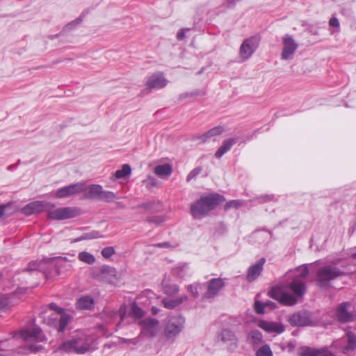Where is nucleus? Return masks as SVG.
<instances>
[{
  "label": "nucleus",
  "mask_w": 356,
  "mask_h": 356,
  "mask_svg": "<svg viewBox=\"0 0 356 356\" xmlns=\"http://www.w3.org/2000/svg\"><path fill=\"white\" fill-rule=\"evenodd\" d=\"M165 218L162 216H155L147 218L146 221L149 223L159 226L165 221Z\"/></svg>",
  "instance_id": "obj_37"
},
{
  "label": "nucleus",
  "mask_w": 356,
  "mask_h": 356,
  "mask_svg": "<svg viewBox=\"0 0 356 356\" xmlns=\"http://www.w3.org/2000/svg\"><path fill=\"white\" fill-rule=\"evenodd\" d=\"M85 16H86V13H82L81 15H80V17H79L74 21H72L70 23H69L68 24H67L65 26L64 29L65 31H69V30L73 29L74 26H76V25H78L79 24H80L82 22V20Z\"/></svg>",
  "instance_id": "obj_39"
},
{
  "label": "nucleus",
  "mask_w": 356,
  "mask_h": 356,
  "mask_svg": "<svg viewBox=\"0 0 356 356\" xmlns=\"http://www.w3.org/2000/svg\"><path fill=\"white\" fill-rule=\"evenodd\" d=\"M54 208L55 207H48L47 211L48 218L52 220H63L76 217L80 214V209L77 207Z\"/></svg>",
  "instance_id": "obj_6"
},
{
  "label": "nucleus",
  "mask_w": 356,
  "mask_h": 356,
  "mask_svg": "<svg viewBox=\"0 0 356 356\" xmlns=\"http://www.w3.org/2000/svg\"><path fill=\"white\" fill-rule=\"evenodd\" d=\"M179 288L175 284H166L163 285L164 293L169 296H174L179 292Z\"/></svg>",
  "instance_id": "obj_36"
},
{
  "label": "nucleus",
  "mask_w": 356,
  "mask_h": 356,
  "mask_svg": "<svg viewBox=\"0 0 356 356\" xmlns=\"http://www.w3.org/2000/svg\"><path fill=\"white\" fill-rule=\"evenodd\" d=\"M241 202L239 200H231L228 202L225 205V209L231 207L238 208L241 206Z\"/></svg>",
  "instance_id": "obj_48"
},
{
  "label": "nucleus",
  "mask_w": 356,
  "mask_h": 356,
  "mask_svg": "<svg viewBox=\"0 0 356 356\" xmlns=\"http://www.w3.org/2000/svg\"><path fill=\"white\" fill-rule=\"evenodd\" d=\"M247 340L252 346H257L263 341V335L257 330H251L248 334Z\"/></svg>",
  "instance_id": "obj_28"
},
{
  "label": "nucleus",
  "mask_w": 356,
  "mask_h": 356,
  "mask_svg": "<svg viewBox=\"0 0 356 356\" xmlns=\"http://www.w3.org/2000/svg\"><path fill=\"white\" fill-rule=\"evenodd\" d=\"M154 246L159 248H174L175 246L171 245V244L168 242H163L155 244Z\"/></svg>",
  "instance_id": "obj_51"
},
{
  "label": "nucleus",
  "mask_w": 356,
  "mask_h": 356,
  "mask_svg": "<svg viewBox=\"0 0 356 356\" xmlns=\"http://www.w3.org/2000/svg\"><path fill=\"white\" fill-rule=\"evenodd\" d=\"M5 304L4 302L0 299V309L3 308L4 307Z\"/></svg>",
  "instance_id": "obj_58"
},
{
  "label": "nucleus",
  "mask_w": 356,
  "mask_h": 356,
  "mask_svg": "<svg viewBox=\"0 0 356 356\" xmlns=\"http://www.w3.org/2000/svg\"><path fill=\"white\" fill-rule=\"evenodd\" d=\"M76 305L78 308L81 309H92L94 308L95 302L90 296H85L77 300Z\"/></svg>",
  "instance_id": "obj_27"
},
{
  "label": "nucleus",
  "mask_w": 356,
  "mask_h": 356,
  "mask_svg": "<svg viewBox=\"0 0 356 356\" xmlns=\"http://www.w3.org/2000/svg\"><path fill=\"white\" fill-rule=\"evenodd\" d=\"M28 349L30 352L37 353L42 350L44 349V346L42 345L34 343L29 346Z\"/></svg>",
  "instance_id": "obj_47"
},
{
  "label": "nucleus",
  "mask_w": 356,
  "mask_h": 356,
  "mask_svg": "<svg viewBox=\"0 0 356 356\" xmlns=\"http://www.w3.org/2000/svg\"><path fill=\"white\" fill-rule=\"evenodd\" d=\"M0 356H8V355H5V354H1V353H0Z\"/></svg>",
  "instance_id": "obj_62"
},
{
  "label": "nucleus",
  "mask_w": 356,
  "mask_h": 356,
  "mask_svg": "<svg viewBox=\"0 0 356 356\" xmlns=\"http://www.w3.org/2000/svg\"><path fill=\"white\" fill-rule=\"evenodd\" d=\"M323 350L312 348L308 346L302 347L298 355L300 356H320Z\"/></svg>",
  "instance_id": "obj_29"
},
{
  "label": "nucleus",
  "mask_w": 356,
  "mask_h": 356,
  "mask_svg": "<svg viewBox=\"0 0 356 356\" xmlns=\"http://www.w3.org/2000/svg\"><path fill=\"white\" fill-rule=\"evenodd\" d=\"M353 256H354L355 257H356V253H355V254H353Z\"/></svg>",
  "instance_id": "obj_63"
},
{
  "label": "nucleus",
  "mask_w": 356,
  "mask_h": 356,
  "mask_svg": "<svg viewBox=\"0 0 356 356\" xmlns=\"http://www.w3.org/2000/svg\"><path fill=\"white\" fill-rule=\"evenodd\" d=\"M201 287V284L196 283L194 284H190L187 286L188 291L192 294L194 298H197L199 296V289Z\"/></svg>",
  "instance_id": "obj_40"
},
{
  "label": "nucleus",
  "mask_w": 356,
  "mask_h": 356,
  "mask_svg": "<svg viewBox=\"0 0 356 356\" xmlns=\"http://www.w3.org/2000/svg\"><path fill=\"white\" fill-rule=\"evenodd\" d=\"M225 286L224 281L220 278H213L207 283V291L204 295L205 298H213Z\"/></svg>",
  "instance_id": "obj_18"
},
{
  "label": "nucleus",
  "mask_w": 356,
  "mask_h": 356,
  "mask_svg": "<svg viewBox=\"0 0 356 356\" xmlns=\"http://www.w3.org/2000/svg\"><path fill=\"white\" fill-rule=\"evenodd\" d=\"M288 321L292 326H307L312 323L311 314L306 310L300 311L291 314Z\"/></svg>",
  "instance_id": "obj_13"
},
{
  "label": "nucleus",
  "mask_w": 356,
  "mask_h": 356,
  "mask_svg": "<svg viewBox=\"0 0 356 356\" xmlns=\"http://www.w3.org/2000/svg\"><path fill=\"white\" fill-rule=\"evenodd\" d=\"M131 314L134 317L140 318L143 316V311L136 303H134L131 306Z\"/></svg>",
  "instance_id": "obj_41"
},
{
  "label": "nucleus",
  "mask_w": 356,
  "mask_h": 356,
  "mask_svg": "<svg viewBox=\"0 0 356 356\" xmlns=\"http://www.w3.org/2000/svg\"><path fill=\"white\" fill-rule=\"evenodd\" d=\"M283 47L281 54V59L284 60H292L294 57V54L296 51L298 44L289 35H286L283 39Z\"/></svg>",
  "instance_id": "obj_11"
},
{
  "label": "nucleus",
  "mask_w": 356,
  "mask_h": 356,
  "mask_svg": "<svg viewBox=\"0 0 356 356\" xmlns=\"http://www.w3.org/2000/svg\"><path fill=\"white\" fill-rule=\"evenodd\" d=\"M258 325L260 328L268 333L275 332L276 334H281L284 331V325L276 322L260 321L258 323Z\"/></svg>",
  "instance_id": "obj_21"
},
{
  "label": "nucleus",
  "mask_w": 356,
  "mask_h": 356,
  "mask_svg": "<svg viewBox=\"0 0 356 356\" xmlns=\"http://www.w3.org/2000/svg\"><path fill=\"white\" fill-rule=\"evenodd\" d=\"M201 170L202 169L200 168H196L191 170L187 176V181H189L193 178L196 177L200 173Z\"/></svg>",
  "instance_id": "obj_44"
},
{
  "label": "nucleus",
  "mask_w": 356,
  "mask_h": 356,
  "mask_svg": "<svg viewBox=\"0 0 356 356\" xmlns=\"http://www.w3.org/2000/svg\"><path fill=\"white\" fill-rule=\"evenodd\" d=\"M187 299V296H184L177 298H165L162 300V304L165 308L168 309H173L179 306Z\"/></svg>",
  "instance_id": "obj_25"
},
{
  "label": "nucleus",
  "mask_w": 356,
  "mask_h": 356,
  "mask_svg": "<svg viewBox=\"0 0 356 356\" xmlns=\"http://www.w3.org/2000/svg\"><path fill=\"white\" fill-rule=\"evenodd\" d=\"M84 190L85 184L83 183L79 182L72 184L69 186L59 188L56 191V196L58 198H64L69 197L70 195L82 193L83 192Z\"/></svg>",
  "instance_id": "obj_15"
},
{
  "label": "nucleus",
  "mask_w": 356,
  "mask_h": 356,
  "mask_svg": "<svg viewBox=\"0 0 356 356\" xmlns=\"http://www.w3.org/2000/svg\"><path fill=\"white\" fill-rule=\"evenodd\" d=\"M260 38L254 35L245 39L241 44L239 49V58L241 61L249 59L259 47Z\"/></svg>",
  "instance_id": "obj_8"
},
{
  "label": "nucleus",
  "mask_w": 356,
  "mask_h": 356,
  "mask_svg": "<svg viewBox=\"0 0 356 356\" xmlns=\"http://www.w3.org/2000/svg\"><path fill=\"white\" fill-rule=\"evenodd\" d=\"M152 312L154 314H156L158 312V309L154 307H152Z\"/></svg>",
  "instance_id": "obj_59"
},
{
  "label": "nucleus",
  "mask_w": 356,
  "mask_h": 356,
  "mask_svg": "<svg viewBox=\"0 0 356 356\" xmlns=\"http://www.w3.org/2000/svg\"><path fill=\"white\" fill-rule=\"evenodd\" d=\"M118 196L112 191H106L102 189L100 200L111 202L118 199Z\"/></svg>",
  "instance_id": "obj_34"
},
{
  "label": "nucleus",
  "mask_w": 356,
  "mask_h": 356,
  "mask_svg": "<svg viewBox=\"0 0 356 356\" xmlns=\"http://www.w3.org/2000/svg\"><path fill=\"white\" fill-rule=\"evenodd\" d=\"M185 318L181 315H176L169 318L165 327V334L168 338L177 336L184 329Z\"/></svg>",
  "instance_id": "obj_7"
},
{
  "label": "nucleus",
  "mask_w": 356,
  "mask_h": 356,
  "mask_svg": "<svg viewBox=\"0 0 356 356\" xmlns=\"http://www.w3.org/2000/svg\"><path fill=\"white\" fill-rule=\"evenodd\" d=\"M156 204L155 202H147L140 204L138 207L143 208L147 211H151L154 208Z\"/></svg>",
  "instance_id": "obj_45"
},
{
  "label": "nucleus",
  "mask_w": 356,
  "mask_h": 356,
  "mask_svg": "<svg viewBox=\"0 0 356 356\" xmlns=\"http://www.w3.org/2000/svg\"><path fill=\"white\" fill-rule=\"evenodd\" d=\"M349 306L350 304L348 302H344L337 307L336 314L339 321L341 323H349L355 320V315L354 313L348 311Z\"/></svg>",
  "instance_id": "obj_17"
},
{
  "label": "nucleus",
  "mask_w": 356,
  "mask_h": 356,
  "mask_svg": "<svg viewBox=\"0 0 356 356\" xmlns=\"http://www.w3.org/2000/svg\"><path fill=\"white\" fill-rule=\"evenodd\" d=\"M11 168H12V165H9V166L8 167V170H10V169H11Z\"/></svg>",
  "instance_id": "obj_61"
},
{
  "label": "nucleus",
  "mask_w": 356,
  "mask_h": 356,
  "mask_svg": "<svg viewBox=\"0 0 356 356\" xmlns=\"http://www.w3.org/2000/svg\"><path fill=\"white\" fill-rule=\"evenodd\" d=\"M343 275V272L334 266L327 265L320 268L316 273V280L321 287L329 285L330 281Z\"/></svg>",
  "instance_id": "obj_4"
},
{
  "label": "nucleus",
  "mask_w": 356,
  "mask_h": 356,
  "mask_svg": "<svg viewBox=\"0 0 356 356\" xmlns=\"http://www.w3.org/2000/svg\"><path fill=\"white\" fill-rule=\"evenodd\" d=\"M168 83V80L165 79L161 72H157L150 76L146 83V86L151 89L162 88Z\"/></svg>",
  "instance_id": "obj_20"
},
{
  "label": "nucleus",
  "mask_w": 356,
  "mask_h": 356,
  "mask_svg": "<svg viewBox=\"0 0 356 356\" xmlns=\"http://www.w3.org/2000/svg\"><path fill=\"white\" fill-rule=\"evenodd\" d=\"M89 349L90 345L87 341L78 337L63 341L54 350V353L85 354Z\"/></svg>",
  "instance_id": "obj_2"
},
{
  "label": "nucleus",
  "mask_w": 356,
  "mask_h": 356,
  "mask_svg": "<svg viewBox=\"0 0 356 356\" xmlns=\"http://www.w3.org/2000/svg\"><path fill=\"white\" fill-rule=\"evenodd\" d=\"M159 321L156 318H148L142 321V334L147 337H154L156 336L159 328Z\"/></svg>",
  "instance_id": "obj_16"
},
{
  "label": "nucleus",
  "mask_w": 356,
  "mask_h": 356,
  "mask_svg": "<svg viewBox=\"0 0 356 356\" xmlns=\"http://www.w3.org/2000/svg\"><path fill=\"white\" fill-rule=\"evenodd\" d=\"M238 1V0H227L226 3L227 4L228 7H230V6H234L236 3V2Z\"/></svg>",
  "instance_id": "obj_56"
},
{
  "label": "nucleus",
  "mask_w": 356,
  "mask_h": 356,
  "mask_svg": "<svg viewBox=\"0 0 356 356\" xmlns=\"http://www.w3.org/2000/svg\"><path fill=\"white\" fill-rule=\"evenodd\" d=\"M262 198H264L265 201H270L273 199V196L272 195H266V196L262 197Z\"/></svg>",
  "instance_id": "obj_57"
},
{
  "label": "nucleus",
  "mask_w": 356,
  "mask_h": 356,
  "mask_svg": "<svg viewBox=\"0 0 356 356\" xmlns=\"http://www.w3.org/2000/svg\"><path fill=\"white\" fill-rule=\"evenodd\" d=\"M6 208V205H3V204L0 205V218L4 215Z\"/></svg>",
  "instance_id": "obj_55"
},
{
  "label": "nucleus",
  "mask_w": 356,
  "mask_h": 356,
  "mask_svg": "<svg viewBox=\"0 0 356 356\" xmlns=\"http://www.w3.org/2000/svg\"><path fill=\"white\" fill-rule=\"evenodd\" d=\"M131 173V168L129 164H123L120 170L115 172V177L118 179L125 178Z\"/></svg>",
  "instance_id": "obj_31"
},
{
  "label": "nucleus",
  "mask_w": 356,
  "mask_h": 356,
  "mask_svg": "<svg viewBox=\"0 0 356 356\" xmlns=\"http://www.w3.org/2000/svg\"><path fill=\"white\" fill-rule=\"evenodd\" d=\"M224 201H225L224 196L218 193L203 195L199 200L191 204V215L195 219L202 218Z\"/></svg>",
  "instance_id": "obj_1"
},
{
  "label": "nucleus",
  "mask_w": 356,
  "mask_h": 356,
  "mask_svg": "<svg viewBox=\"0 0 356 356\" xmlns=\"http://www.w3.org/2000/svg\"><path fill=\"white\" fill-rule=\"evenodd\" d=\"M102 186L98 184H92L88 188L85 186V194L84 197L89 199H100Z\"/></svg>",
  "instance_id": "obj_23"
},
{
  "label": "nucleus",
  "mask_w": 356,
  "mask_h": 356,
  "mask_svg": "<svg viewBox=\"0 0 356 356\" xmlns=\"http://www.w3.org/2000/svg\"><path fill=\"white\" fill-rule=\"evenodd\" d=\"M172 172V166L168 163L158 165L154 169V172L162 179H167Z\"/></svg>",
  "instance_id": "obj_26"
},
{
  "label": "nucleus",
  "mask_w": 356,
  "mask_h": 356,
  "mask_svg": "<svg viewBox=\"0 0 356 356\" xmlns=\"http://www.w3.org/2000/svg\"><path fill=\"white\" fill-rule=\"evenodd\" d=\"M197 95H199V92L197 91L191 92H186V93L181 94L179 97V99L183 100L185 98L192 97L197 96Z\"/></svg>",
  "instance_id": "obj_49"
},
{
  "label": "nucleus",
  "mask_w": 356,
  "mask_h": 356,
  "mask_svg": "<svg viewBox=\"0 0 356 356\" xmlns=\"http://www.w3.org/2000/svg\"><path fill=\"white\" fill-rule=\"evenodd\" d=\"M347 344L344 349L346 351H351L356 348V336L350 332L346 333Z\"/></svg>",
  "instance_id": "obj_32"
},
{
  "label": "nucleus",
  "mask_w": 356,
  "mask_h": 356,
  "mask_svg": "<svg viewBox=\"0 0 356 356\" xmlns=\"http://www.w3.org/2000/svg\"><path fill=\"white\" fill-rule=\"evenodd\" d=\"M329 24L331 26L333 27H339V22L337 18L336 17H332L330 19Z\"/></svg>",
  "instance_id": "obj_52"
},
{
  "label": "nucleus",
  "mask_w": 356,
  "mask_h": 356,
  "mask_svg": "<svg viewBox=\"0 0 356 356\" xmlns=\"http://www.w3.org/2000/svg\"><path fill=\"white\" fill-rule=\"evenodd\" d=\"M237 143V138H231L222 141L221 146L216 152L215 156L220 159L226 152H227L232 146Z\"/></svg>",
  "instance_id": "obj_22"
},
{
  "label": "nucleus",
  "mask_w": 356,
  "mask_h": 356,
  "mask_svg": "<svg viewBox=\"0 0 356 356\" xmlns=\"http://www.w3.org/2000/svg\"><path fill=\"white\" fill-rule=\"evenodd\" d=\"M80 261L88 264H92L95 261V257L88 252H81L78 256Z\"/></svg>",
  "instance_id": "obj_33"
},
{
  "label": "nucleus",
  "mask_w": 356,
  "mask_h": 356,
  "mask_svg": "<svg viewBox=\"0 0 356 356\" xmlns=\"http://www.w3.org/2000/svg\"><path fill=\"white\" fill-rule=\"evenodd\" d=\"M21 337L25 341H44L46 337L42 334V330L40 327H33L31 330H22L18 333H16L14 337Z\"/></svg>",
  "instance_id": "obj_14"
},
{
  "label": "nucleus",
  "mask_w": 356,
  "mask_h": 356,
  "mask_svg": "<svg viewBox=\"0 0 356 356\" xmlns=\"http://www.w3.org/2000/svg\"><path fill=\"white\" fill-rule=\"evenodd\" d=\"M266 307L265 303H262L260 301H255L254 303V310L255 312L258 314H264V307Z\"/></svg>",
  "instance_id": "obj_42"
},
{
  "label": "nucleus",
  "mask_w": 356,
  "mask_h": 356,
  "mask_svg": "<svg viewBox=\"0 0 356 356\" xmlns=\"http://www.w3.org/2000/svg\"><path fill=\"white\" fill-rule=\"evenodd\" d=\"M270 296L279 301L282 305L292 306L297 303L296 296L284 292L280 287H273L269 292Z\"/></svg>",
  "instance_id": "obj_10"
},
{
  "label": "nucleus",
  "mask_w": 356,
  "mask_h": 356,
  "mask_svg": "<svg viewBox=\"0 0 356 356\" xmlns=\"http://www.w3.org/2000/svg\"><path fill=\"white\" fill-rule=\"evenodd\" d=\"M184 38H185V30L183 29H180L177 34V38L179 40H181Z\"/></svg>",
  "instance_id": "obj_53"
},
{
  "label": "nucleus",
  "mask_w": 356,
  "mask_h": 356,
  "mask_svg": "<svg viewBox=\"0 0 356 356\" xmlns=\"http://www.w3.org/2000/svg\"><path fill=\"white\" fill-rule=\"evenodd\" d=\"M103 274H108L112 276H115V270L113 268L105 267L102 269Z\"/></svg>",
  "instance_id": "obj_50"
},
{
  "label": "nucleus",
  "mask_w": 356,
  "mask_h": 356,
  "mask_svg": "<svg viewBox=\"0 0 356 356\" xmlns=\"http://www.w3.org/2000/svg\"><path fill=\"white\" fill-rule=\"evenodd\" d=\"M218 339L226 345L227 350L234 352L238 347V339L234 331L229 328L222 329Z\"/></svg>",
  "instance_id": "obj_9"
},
{
  "label": "nucleus",
  "mask_w": 356,
  "mask_h": 356,
  "mask_svg": "<svg viewBox=\"0 0 356 356\" xmlns=\"http://www.w3.org/2000/svg\"><path fill=\"white\" fill-rule=\"evenodd\" d=\"M224 132V128L222 126H216L211 129H209L208 131H207L205 134L201 135V136H197L193 137V140L195 139H200L203 143L207 142L209 138L220 136Z\"/></svg>",
  "instance_id": "obj_24"
},
{
  "label": "nucleus",
  "mask_w": 356,
  "mask_h": 356,
  "mask_svg": "<svg viewBox=\"0 0 356 356\" xmlns=\"http://www.w3.org/2000/svg\"><path fill=\"white\" fill-rule=\"evenodd\" d=\"M143 183L145 184L146 188L149 190L156 187L158 184L157 180L151 175L147 176V177L143 180Z\"/></svg>",
  "instance_id": "obj_38"
},
{
  "label": "nucleus",
  "mask_w": 356,
  "mask_h": 356,
  "mask_svg": "<svg viewBox=\"0 0 356 356\" xmlns=\"http://www.w3.org/2000/svg\"><path fill=\"white\" fill-rule=\"evenodd\" d=\"M124 314H125L124 313L123 314H122V315H121V321H122V320H123V318H124Z\"/></svg>",
  "instance_id": "obj_60"
},
{
  "label": "nucleus",
  "mask_w": 356,
  "mask_h": 356,
  "mask_svg": "<svg viewBox=\"0 0 356 356\" xmlns=\"http://www.w3.org/2000/svg\"><path fill=\"white\" fill-rule=\"evenodd\" d=\"M115 254V250L113 247H106L102 250V254L105 258H109Z\"/></svg>",
  "instance_id": "obj_43"
},
{
  "label": "nucleus",
  "mask_w": 356,
  "mask_h": 356,
  "mask_svg": "<svg viewBox=\"0 0 356 356\" xmlns=\"http://www.w3.org/2000/svg\"><path fill=\"white\" fill-rule=\"evenodd\" d=\"M255 355L256 356H273V353L269 345L264 344L258 348Z\"/></svg>",
  "instance_id": "obj_35"
},
{
  "label": "nucleus",
  "mask_w": 356,
  "mask_h": 356,
  "mask_svg": "<svg viewBox=\"0 0 356 356\" xmlns=\"http://www.w3.org/2000/svg\"><path fill=\"white\" fill-rule=\"evenodd\" d=\"M49 307L59 314L60 318L58 319L53 318L48 324L54 327L58 332H63L67 325L71 323L72 320V316L67 314L63 308L60 307L56 303H50Z\"/></svg>",
  "instance_id": "obj_5"
},
{
  "label": "nucleus",
  "mask_w": 356,
  "mask_h": 356,
  "mask_svg": "<svg viewBox=\"0 0 356 356\" xmlns=\"http://www.w3.org/2000/svg\"><path fill=\"white\" fill-rule=\"evenodd\" d=\"M55 205L51 202L44 201H35L25 205L22 211L26 216H30L33 213H41L44 211H47L48 207H54Z\"/></svg>",
  "instance_id": "obj_12"
},
{
  "label": "nucleus",
  "mask_w": 356,
  "mask_h": 356,
  "mask_svg": "<svg viewBox=\"0 0 356 356\" xmlns=\"http://www.w3.org/2000/svg\"><path fill=\"white\" fill-rule=\"evenodd\" d=\"M296 270L299 274L291 282H286L285 287L291 290L297 298H302L306 292V284L303 279L307 276L309 270L307 266H300Z\"/></svg>",
  "instance_id": "obj_3"
},
{
  "label": "nucleus",
  "mask_w": 356,
  "mask_h": 356,
  "mask_svg": "<svg viewBox=\"0 0 356 356\" xmlns=\"http://www.w3.org/2000/svg\"><path fill=\"white\" fill-rule=\"evenodd\" d=\"M103 235L97 231H92L88 233H85L83 235H81L80 237L76 238L74 240V242H79L83 240H91V239H95V238H102Z\"/></svg>",
  "instance_id": "obj_30"
},
{
  "label": "nucleus",
  "mask_w": 356,
  "mask_h": 356,
  "mask_svg": "<svg viewBox=\"0 0 356 356\" xmlns=\"http://www.w3.org/2000/svg\"><path fill=\"white\" fill-rule=\"evenodd\" d=\"M265 262L266 259L261 258L256 264L249 267L246 276V279L249 282L254 281L260 275Z\"/></svg>",
  "instance_id": "obj_19"
},
{
  "label": "nucleus",
  "mask_w": 356,
  "mask_h": 356,
  "mask_svg": "<svg viewBox=\"0 0 356 356\" xmlns=\"http://www.w3.org/2000/svg\"><path fill=\"white\" fill-rule=\"evenodd\" d=\"M40 268V263L38 261H32L29 264L28 267L26 268L25 270L26 271H33L37 270Z\"/></svg>",
  "instance_id": "obj_46"
},
{
  "label": "nucleus",
  "mask_w": 356,
  "mask_h": 356,
  "mask_svg": "<svg viewBox=\"0 0 356 356\" xmlns=\"http://www.w3.org/2000/svg\"><path fill=\"white\" fill-rule=\"evenodd\" d=\"M265 305L266 307H269L271 309H275L276 307V303L272 302V301H266L265 302Z\"/></svg>",
  "instance_id": "obj_54"
}]
</instances>
